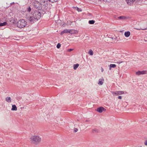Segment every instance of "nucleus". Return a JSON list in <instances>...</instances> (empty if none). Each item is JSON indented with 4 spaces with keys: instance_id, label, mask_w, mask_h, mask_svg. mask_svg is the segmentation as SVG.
<instances>
[{
    "instance_id": "nucleus-15",
    "label": "nucleus",
    "mask_w": 147,
    "mask_h": 147,
    "mask_svg": "<svg viewBox=\"0 0 147 147\" xmlns=\"http://www.w3.org/2000/svg\"><path fill=\"white\" fill-rule=\"evenodd\" d=\"M73 8L74 9L78 11V12L81 11H82L81 9L80 8L77 7H73Z\"/></svg>"
},
{
    "instance_id": "nucleus-17",
    "label": "nucleus",
    "mask_w": 147,
    "mask_h": 147,
    "mask_svg": "<svg viewBox=\"0 0 147 147\" xmlns=\"http://www.w3.org/2000/svg\"><path fill=\"white\" fill-rule=\"evenodd\" d=\"M32 9L30 7H28L26 8V11L28 12H30L31 11Z\"/></svg>"
},
{
    "instance_id": "nucleus-10",
    "label": "nucleus",
    "mask_w": 147,
    "mask_h": 147,
    "mask_svg": "<svg viewBox=\"0 0 147 147\" xmlns=\"http://www.w3.org/2000/svg\"><path fill=\"white\" fill-rule=\"evenodd\" d=\"M130 35V32L128 31L127 32H125L124 33V35L126 37H128Z\"/></svg>"
},
{
    "instance_id": "nucleus-18",
    "label": "nucleus",
    "mask_w": 147,
    "mask_h": 147,
    "mask_svg": "<svg viewBox=\"0 0 147 147\" xmlns=\"http://www.w3.org/2000/svg\"><path fill=\"white\" fill-rule=\"evenodd\" d=\"M7 24V22H4L2 23H0V26H2L6 25Z\"/></svg>"
},
{
    "instance_id": "nucleus-13",
    "label": "nucleus",
    "mask_w": 147,
    "mask_h": 147,
    "mask_svg": "<svg viewBox=\"0 0 147 147\" xmlns=\"http://www.w3.org/2000/svg\"><path fill=\"white\" fill-rule=\"evenodd\" d=\"M79 65L78 63L74 65V70H76L79 67Z\"/></svg>"
},
{
    "instance_id": "nucleus-11",
    "label": "nucleus",
    "mask_w": 147,
    "mask_h": 147,
    "mask_svg": "<svg viewBox=\"0 0 147 147\" xmlns=\"http://www.w3.org/2000/svg\"><path fill=\"white\" fill-rule=\"evenodd\" d=\"M17 110V107L15 105H12V108L11 109V110L13 111H16Z\"/></svg>"
},
{
    "instance_id": "nucleus-8",
    "label": "nucleus",
    "mask_w": 147,
    "mask_h": 147,
    "mask_svg": "<svg viewBox=\"0 0 147 147\" xmlns=\"http://www.w3.org/2000/svg\"><path fill=\"white\" fill-rule=\"evenodd\" d=\"M135 0H126L127 4L129 5L132 4Z\"/></svg>"
},
{
    "instance_id": "nucleus-2",
    "label": "nucleus",
    "mask_w": 147,
    "mask_h": 147,
    "mask_svg": "<svg viewBox=\"0 0 147 147\" xmlns=\"http://www.w3.org/2000/svg\"><path fill=\"white\" fill-rule=\"evenodd\" d=\"M32 4L34 7L37 9L38 10H41L42 11L45 12L47 11V7L45 6L43 7L42 5L39 1L36 0H34L32 3Z\"/></svg>"
},
{
    "instance_id": "nucleus-7",
    "label": "nucleus",
    "mask_w": 147,
    "mask_h": 147,
    "mask_svg": "<svg viewBox=\"0 0 147 147\" xmlns=\"http://www.w3.org/2000/svg\"><path fill=\"white\" fill-rule=\"evenodd\" d=\"M124 94V91H116L115 92V94L117 95H118L122 94Z\"/></svg>"
},
{
    "instance_id": "nucleus-9",
    "label": "nucleus",
    "mask_w": 147,
    "mask_h": 147,
    "mask_svg": "<svg viewBox=\"0 0 147 147\" xmlns=\"http://www.w3.org/2000/svg\"><path fill=\"white\" fill-rule=\"evenodd\" d=\"M104 81L103 78H102L99 80L98 84L100 85H102L103 84V82Z\"/></svg>"
},
{
    "instance_id": "nucleus-31",
    "label": "nucleus",
    "mask_w": 147,
    "mask_h": 147,
    "mask_svg": "<svg viewBox=\"0 0 147 147\" xmlns=\"http://www.w3.org/2000/svg\"><path fill=\"white\" fill-rule=\"evenodd\" d=\"M103 71V69H102V72Z\"/></svg>"
},
{
    "instance_id": "nucleus-12",
    "label": "nucleus",
    "mask_w": 147,
    "mask_h": 147,
    "mask_svg": "<svg viewBox=\"0 0 147 147\" xmlns=\"http://www.w3.org/2000/svg\"><path fill=\"white\" fill-rule=\"evenodd\" d=\"M116 67V65L115 64H110L109 65V70H111V68H115Z\"/></svg>"
},
{
    "instance_id": "nucleus-25",
    "label": "nucleus",
    "mask_w": 147,
    "mask_h": 147,
    "mask_svg": "<svg viewBox=\"0 0 147 147\" xmlns=\"http://www.w3.org/2000/svg\"><path fill=\"white\" fill-rule=\"evenodd\" d=\"M78 131V129L75 128L74 130V132H76Z\"/></svg>"
},
{
    "instance_id": "nucleus-6",
    "label": "nucleus",
    "mask_w": 147,
    "mask_h": 147,
    "mask_svg": "<svg viewBox=\"0 0 147 147\" xmlns=\"http://www.w3.org/2000/svg\"><path fill=\"white\" fill-rule=\"evenodd\" d=\"M106 110L105 109L102 107L98 108L96 110V111L99 113H101L103 111H105Z\"/></svg>"
},
{
    "instance_id": "nucleus-21",
    "label": "nucleus",
    "mask_w": 147,
    "mask_h": 147,
    "mask_svg": "<svg viewBox=\"0 0 147 147\" xmlns=\"http://www.w3.org/2000/svg\"><path fill=\"white\" fill-rule=\"evenodd\" d=\"M118 18L119 19H124L125 18V17L124 16H121L119 17H118Z\"/></svg>"
},
{
    "instance_id": "nucleus-20",
    "label": "nucleus",
    "mask_w": 147,
    "mask_h": 147,
    "mask_svg": "<svg viewBox=\"0 0 147 147\" xmlns=\"http://www.w3.org/2000/svg\"><path fill=\"white\" fill-rule=\"evenodd\" d=\"M88 53L91 55H92L93 54V53L92 50H90L88 52Z\"/></svg>"
},
{
    "instance_id": "nucleus-22",
    "label": "nucleus",
    "mask_w": 147,
    "mask_h": 147,
    "mask_svg": "<svg viewBox=\"0 0 147 147\" xmlns=\"http://www.w3.org/2000/svg\"><path fill=\"white\" fill-rule=\"evenodd\" d=\"M61 46V45L60 43H58L56 47L57 48L59 49Z\"/></svg>"
},
{
    "instance_id": "nucleus-29",
    "label": "nucleus",
    "mask_w": 147,
    "mask_h": 147,
    "mask_svg": "<svg viewBox=\"0 0 147 147\" xmlns=\"http://www.w3.org/2000/svg\"><path fill=\"white\" fill-rule=\"evenodd\" d=\"M144 144L146 146H147V140L144 142Z\"/></svg>"
},
{
    "instance_id": "nucleus-28",
    "label": "nucleus",
    "mask_w": 147,
    "mask_h": 147,
    "mask_svg": "<svg viewBox=\"0 0 147 147\" xmlns=\"http://www.w3.org/2000/svg\"><path fill=\"white\" fill-rule=\"evenodd\" d=\"M93 131H95V132H98V130L97 129H93Z\"/></svg>"
},
{
    "instance_id": "nucleus-24",
    "label": "nucleus",
    "mask_w": 147,
    "mask_h": 147,
    "mask_svg": "<svg viewBox=\"0 0 147 147\" xmlns=\"http://www.w3.org/2000/svg\"><path fill=\"white\" fill-rule=\"evenodd\" d=\"M68 33H70L71 34H72L74 33L73 32H71V30H68Z\"/></svg>"
},
{
    "instance_id": "nucleus-33",
    "label": "nucleus",
    "mask_w": 147,
    "mask_h": 147,
    "mask_svg": "<svg viewBox=\"0 0 147 147\" xmlns=\"http://www.w3.org/2000/svg\"><path fill=\"white\" fill-rule=\"evenodd\" d=\"M86 121H88V120H86Z\"/></svg>"
},
{
    "instance_id": "nucleus-16",
    "label": "nucleus",
    "mask_w": 147,
    "mask_h": 147,
    "mask_svg": "<svg viewBox=\"0 0 147 147\" xmlns=\"http://www.w3.org/2000/svg\"><path fill=\"white\" fill-rule=\"evenodd\" d=\"M68 30L67 29H65L63 31H61V34H62L63 33H68Z\"/></svg>"
},
{
    "instance_id": "nucleus-27",
    "label": "nucleus",
    "mask_w": 147,
    "mask_h": 147,
    "mask_svg": "<svg viewBox=\"0 0 147 147\" xmlns=\"http://www.w3.org/2000/svg\"><path fill=\"white\" fill-rule=\"evenodd\" d=\"M147 28H142V29H138V30H146Z\"/></svg>"
},
{
    "instance_id": "nucleus-26",
    "label": "nucleus",
    "mask_w": 147,
    "mask_h": 147,
    "mask_svg": "<svg viewBox=\"0 0 147 147\" xmlns=\"http://www.w3.org/2000/svg\"><path fill=\"white\" fill-rule=\"evenodd\" d=\"M118 98L119 99H121L122 98V97L121 96H119L118 97Z\"/></svg>"
},
{
    "instance_id": "nucleus-14",
    "label": "nucleus",
    "mask_w": 147,
    "mask_h": 147,
    "mask_svg": "<svg viewBox=\"0 0 147 147\" xmlns=\"http://www.w3.org/2000/svg\"><path fill=\"white\" fill-rule=\"evenodd\" d=\"M6 101L8 102H11L10 97H7L6 98Z\"/></svg>"
},
{
    "instance_id": "nucleus-34",
    "label": "nucleus",
    "mask_w": 147,
    "mask_h": 147,
    "mask_svg": "<svg viewBox=\"0 0 147 147\" xmlns=\"http://www.w3.org/2000/svg\"><path fill=\"white\" fill-rule=\"evenodd\" d=\"M41 0V1L42 0Z\"/></svg>"
},
{
    "instance_id": "nucleus-19",
    "label": "nucleus",
    "mask_w": 147,
    "mask_h": 147,
    "mask_svg": "<svg viewBox=\"0 0 147 147\" xmlns=\"http://www.w3.org/2000/svg\"><path fill=\"white\" fill-rule=\"evenodd\" d=\"M95 22V21L94 20H90L88 21V23L90 24H93Z\"/></svg>"
},
{
    "instance_id": "nucleus-4",
    "label": "nucleus",
    "mask_w": 147,
    "mask_h": 147,
    "mask_svg": "<svg viewBox=\"0 0 147 147\" xmlns=\"http://www.w3.org/2000/svg\"><path fill=\"white\" fill-rule=\"evenodd\" d=\"M26 22L24 19L20 20L16 23L17 27L20 28H24L26 25Z\"/></svg>"
},
{
    "instance_id": "nucleus-5",
    "label": "nucleus",
    "mask_w": 147,
    "mask_h": 147,
    "mask_svg": "<svg viewBox=\"0 0 147 147\" xmlns=\"http://www.w3.org/2000/svg\"><path fill=\"white\" fill-rule=\"evenodd\" d=\"M147 74V71L146 70H143L142 71H138L136 73V74L138 76L141 74Z\"/></svg>"
},
{
    "instance_id": "nucleus-23",
    "label": "nucleus",
    "mask_w": 147,
    "mask_h": 147,
    "mask_svg": "<svg viewBox=\"0 0 147 147\" xmlns=\"http://www.w3.org/2000/svg\"><path fill=\"white\" fill-rule=\"evenodd\" d=\"M104 1L105 2H108L109 3L111 1V0H102ZM102 0H100V1H101Z\"/></svg>"
},
{
    "instance_id": "nucleus-3",
    "label": "nucleus",
    "mask_w": 147,
    "mask_h": 147,
    "mask_svg": "<svg viewBox=\"0 0 147 147\" xmlns=\"http://www.w3.org/2000/svg\"><path fill=\"white\" fill-rule=\"evenodd\" d=\"M31 142L34 144H37L41 141V138L38 136H33L30 138Z\"/></svg>"
},
{
    "instance_id": "nucleus-30",
    "label": "nucleus",
    "mask_w": 147,
    "mask_h": 147,
    "mask_svg": "<svg viewBox=\"0 0 147 147\" xmlns=\"http://www.w3.org/2000/svg\"><path fill=\"white\" fill-rule=\"evenodd\" d=\"M69 50L70 51H72L73 50V49H69Z\"/></svg>"
},
{
    "instance_id": "nucleus-32",
    "label": "nucleus",
    "mask_w": 147,
    "mask_h": 147,
    "mask_svg": "<svg viewBox=\"0 0 147 147\" xmlns=\"http://www.w3.org/2000/svg\"><path fill=\"white\" fill-rule=\"evenodd\" d=\"M42 1L43 2V3H45V2H46V1Z\"/></svg>"
},
{
    "instance_id": "nucleus-1",
    "label": "nucleus",
    "mask_w": 147,
    "mask_h": 147,
    "mask_svg": "<svg viewBox=\"0 0 147 147\" xmlns=\"http://www.w3.org/2000/svg\"><path fill=\"white\" fill-rule=\"evenodd\" d=\"M41 17V13L38 10H35L34 12H32L31 13L26 14V16L27 21L31 24L35 22L40 19Z\"/></svg>"
}]
</instances>
